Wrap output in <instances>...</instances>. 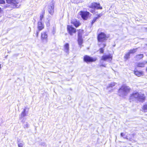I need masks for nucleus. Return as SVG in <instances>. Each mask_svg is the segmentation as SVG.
Here are the masks:
<instances>
[{
  "label": "nucleus",
  "mask_w": 147,
  "mask_h": 147,
  "mask_svg": "<svg viewBox=\"0 0 147 147\" xmlns=\"http://www.w3.org/2000/svg\"><path fill=\"white\" fill-rule=\"evenodd\" d=\"M146 97L143 93H139L138 92L133 93L130 96L129 99L132 101L136 100L139 102H143L146 100Z\"/></svg>",
  "instance_id": "nucleus-1"
},
{
  "label": "nucleus",
  "mask_w": 147,
  "mask_h": 147,
  "mask_svg": "<svg viewBox=\"0 0 147 147\" xmlns=\"http://www.w3.org/2000/svg\"><path fill=\"white\" fill-rule=\"evenodd\" d=\"M109 37L106 34L102 32L99 33L97 36L98 42L101 43L105 42Z\"/></svg>",
  "instance_id": "nucleus-2"
},
{
  "label": "nucleus",
  "mask_w": 147,
  "mask_h": 147,
  "mask_svg": "<svg viewBox=\"0 0 147 147\" xmlns=\"http://www.w3.org/2000/svg\"><path fill=\"white\" fill-rule=\"evenodd\" d=\"M129 89L128 88L127 86H122L119 88L118 91V93L119 96L124 94L127 91H129Z\"/></svg>",
  "instance_id": "nucleus-3"
},
{
  "label": "nucleus",
  "mask_w": 147,
  "mask_h": 147,
  "mask_svg": "<svg viewBox=\"0 0 147 147\" xmlns=\"http://www.w3.org/2000/svg\"><path fill=\"white\" fill-rule=\"evenodd\" d=\"M97 60V58H93L87 55H84L83 57L84 61L87 63L95 62Z\"/></svg>",
  "instance_id": "nucleus-4"
},
{
  "label": "nucleus",
  "mask_w": 147,
  "mask_h": 147,
  "mask_svg": "<svg viewBox=\"0 0 147 147\" xmlns=\"http://www.w3.org/2000/svg\"><path fill=\"white\" fill-rule=\"evenodd\" d=\"M90 14V13L88 11H80L78 13V15L80 16L83 20H87Z\"/></svg>",
  "instance_id": "nucleus-5"
},
{
  "label": "nucleus",
  "mask_w": 147,
  "mask_h": 147,
  "mask_svg": "<svg viewBox=\"0 0 147 147\" xmlns=\"http://www.w3.org/2000/svg\"><path fill=\"white\" fill-rule=\"evenodd\" d=\"M88 7L89 8L94 9H102V7L100 6V3L96 2L92 3Z\"/></svg>",
  "instance_id": "nucleus-6"
},
{
  "label": "nucleus",
  "mask_w": 147,
  "mask_h": 147,
  "mask_svg": "<svg viewBox=\"0 0 147 147\" xmlns=\"http://www.w3.org/2000/svg\"><path fill=\"white\" fill-rule=\"evenodd\" d=\"M67 29L68 33L71 36L73 34L76 33V29L71 25H67Z\"/></svg>",
  "instance_id": "nucleus-7"
},
{
  "label": "nucleus",
  "mask_w": 147,
  "mask_h": 147,
  "mask_svg": "<svg viewBox=\"0 0 147 147\" xmlns=\"http://www.w3.org/2000/svg\"><path fill=\"white\" fill-rule=\"evenodd\" d=\"M113 59V55L109 54L108 55H103L102 56L101 60L103 61H111Z\"/></svg>",
  "instance_id": "nucleus-8"
},
{
  "label": "nucleus",
  "mask_w": 147,
  "mask_h": 147,
  "mask_svg": "<svg viewBox=\"0 0 147 147\" xmlns=\"http://www.w3.org/2000/svg\"><path fill=\"white\" fill-rule=\"evenodd\" d=\"M71 23L76 27L78 28L81 25V23L79 20L76 19H72L71 21Z\"/></svg>",
  "instance_id": "nucleus-9"
},
{
  "label": "nucleus",
  "mask_w": 147,
  "mask_h": 147,
  "mask_svg": "<svg viewBox=\"0 0 147 147\" xmlns=\"http://www.w3.org/2000/svg\"><path fill=\"white\" fill-rule=\"evenodd\" d=\"M134 73L135 75L138 77L143 76L144 74V72L141 70H138L136 67L134 71Z\"/></svg>",
  "instance_id": "nucleus-10"
},
{
  "label": "nucleus",
  "mask_w": 147,
  "mask_h": 147,
  "mask_svg": "<svg viewBox=\"0 0 147 147\" xmlns=\"http://www.w3.org/2000/svg\"><path fill=\"white\" fill-rule=\"evenodd\" d=\"M6 3L8 4L12 5L15 7L17 6L19 2L18 1L16 0H5Z\"/></svg>",
  "instance_id": "nucleus-11"
},
{
  "label": "nucleus",
  "mask_w": 147,
  "mask_h": 147,
  "mask_svg": "<svg viewBox=\"0 0 147 147\" xmlns=\"http://www.w3.org/2000/svg\"><path fill=\"white\" fill-rule=\"evenodd\" d=\"M147 64V61H143L138 62L136 64V66L137 67L143 68L145 67Z\"/></svg>",
  "instance_id": "nucleus-12"
},
{
  "label": "nucleus",
  "mask_w": 147,
  "mask_h": 147,
  "mask_svg": "<svg viewBox=\"0 0 147 147\" xmlns=\"http://www.w3.org/2000/svg\"><path fill=\"white\" fill-rule=\"evenodd\" d=\"M44 28V25L41 21L38 22L37 28L38 31H40L43 30Z\"/></svg>",
  "instance_id": "nucleus-13"
},
{
  "label": "nucleus",
  "mask_w": 147,
  "mask_h": 147,
  "mask_svg": "<svg viewBox=\"0 0 147 147\" xmlns=\"http://www.w3.org/2000/svg\"><path fill=\"white\" fill-rule=\"evenodd\" d=\"M48 35L46 31L43 32L41 33V38L42 40H47Z\"/></svg>",
  "instance_id": "nucleus-14"
},
{
  "label": "nucleus",
  "mask_w": 147,
  "mask_h": 147,
  "mask_svg": "<svg viewBox=\"0 0 147 147\" xmlns=\"http://www.w3.org/2000/svg\"><path fill=\"white\" fill-rule=\"evenodd\" d=\"M144 55L143 54H139L136 55L134 58L136 61H139L143 58Z\"/></svg>",
  "instance_id": "nucleus-15"
},
{
  "label": "nucleus",
  "mask_w": 147,
  "mask_h": 147,
  "mask_svg": "<svg viewBox=\"0 0 147 147\" xmlns=\"http://www.w3.org/2000/svg\"><path fill=\"white\" fill-rule=\"evenodd\" d=\"M52 5H51L50 6V7L49 8V13L51 14H53L54 12V2L53 1H52Z\"/></svg>",
  "instance_id": "nucleus-16"
},
{
  "label": "nucleus",
  "mask_w": 147,
  "mask_h": 147,
  "mask_svg": "<svg viewBox=\"0 0 147 147\" xmlns=\"http://www.w3.org/2000/svg\"><path fill=\"white\" fill-rule=\"evenodd\" d=\"M101 15H102L101 14H99L97 15L96 17L94 18L91 22V24L93 25V24L96 21V20L101 16Z\"/></svg>",
  "instance_id": "nucleus-17"
},
{
  "label": "nucleus",
  "mask_w": 147,
  "mask_h": 147,
  "mask_svg": "<svg viewBox=\"0 0 147 147\" xmlns=\"http://www.w3.org/2000/svg\"><path fill=\"white\" fill-rule=\"evenodd\" d=\"M63 50L66 52L67 53L69 50V45L68 43H66L64 45Z\"/></svg>",
  "instance_id": "nucleus-18"
},
{
  "label": "nucleus",
  "mask_w": 147,
  "mask_h": 147,
  "mask_svg": "<svg viewBox=\"0 0 147 147\" xmlns=\"http://www.w3.org/2000/svg\"><path fill=\"white\" fill-rule=\"evenodd\" d=\"M77 41L78 45L80 46V47H81L83 42V39L82 37H78Z\"/></svg>",
  "instance_id": "nucleus-19"
},
{
  "label": "nucleus",
  "mask_w": 147,
  "mask_h": 147,
  "mask_svg": "<svg viewBox=\"0 0 147 147\" xmlns=\"http://www.w3.org/2000/svg\"><path fill=\"white\" fill-rule=\"evenodd\" d=\"M102 45H103V47H101L99 49V53L100 54L103 53L104 51V48L106 46V44L105 43H103Z\"/></svg>",
  "instance_id": "nucleus-20"
},
{
  "label": "nucleus",
  "mask_w": 147,
  "mask_h": 147,
  "mask_svg": "<svg viewBox=\"0 0 147 147\" xmlns=\"http://www.w3.org/2000/svg\"><path fill=\"white\" fill-rule=\"evenodd\" d=\"M78 32V37H82V35L84 32V30L81 29H79L77 30Z\"/></svg>",
  "instance_id": "nucleus-21"
},
{
  "label": "nucleus",
  "mask_w": 147,
  "mask_h": 147,
  "mask_svg": "<svg viewBox=\"0 0 147 147\" xmlns=\"http://www.w3.org/2000/svg\"><path fill=\"white\" fill-rule=\"evenodd\" d=\"M130 54L128 52L126 53L124 55V59L126 61L128 60L129 58H130Z\"/></svg>",
  "instance_id": "nucleus-22"
},
{
  "label": "nucleus",
  "mask_w": 147,
  "mask_h": 147,
  "mask_svg": "<svg viewBox=\"0 0 147 147\" xmlns=\"http://www.w3.org/2000/svg\"><path fill=\"white\" fill-rule=\"evenodd\" d=\"M137 49V48H134L133 49L130 50L128 52L130 55V54H134L136 52Z\"/></svg>",
  "instance_id": "nucleus-23"
},
{
  "label": "nucleus",
  "mask_w": 147,
  "mask_h": 147,
  "mask_svg": "<svg viewBox=\"0 0 147 147\" xmlns=\"http://www.w3.org/2000/svg\"><path fill=\"white\" fill-rule=\"evenodd\" d=\"M45 14V11H43L42 12L41 14H40V21L41 22L43 18H44V15Z\"/></svg>",
  "instance_id": "nucleus-24"
},
{
  "label": "nucleus",
  "mask_w": 147,
  "mask_h": 147,
  "mask_svg": "<svg viewBox=\"0 0 147 147\" xmlns=\"http://www.w3.org/2000/svg\"><path fill=\"white\" fill-rule=\"evenodd\" d=\"M26 115V109H24L21 113V117H24Z\"/></svg>",
  "instance_id": "nucleus-25"
},
{
  "label": "nucleus",
  "mask_w": 147,
  "mask_h": 147,
  "mask_svg": "<svg viewBox=\"0 0 147 147\" xmlns=\"http://www.w3.org/2000/svg\"><path fill=\"white\" fill-rule=\"evenodd\" d=\"M142 109L143 110H147V104L144 105L142 107Z\"/></svg>",
  "instance_id": "nucleus-26"
},
{
  "label": "nucleus",
  "mask_w": 147,
  "mask_h": 147,
  "mask_svg": "<svg viewBox=\"0 0 147 147\" xmlns=\"http://www.w3.org/2000/svg\"><path fill=\"white\" fill-rule=\"evenodd\" d=\"M99 66L100 67H106V65L105 64L101 63L99 65Z\"/></svg>",
  "instance_id": "nucleus-27"
},
{
  "label": "nucleus",
  "mask_w": 147,
  "mask_h": 147,
  "mask_svg": "<svg viewBox=\"0 0 147 147\" xmlns=\"http://www.w3.org/2000/svg\"><path fill=\"white\" fill-rule=\"evenodd\" d=\"M23 145V144L22 143H19L18 144V147H22Z\"/></svg>",
  "instance_id": "nucleus-28"
},
{
  "label": "nucleus",
  "mask_w": 147,
  "mask_h": 147,
  "mask_svg": "<svg viewBox=\"0 0 147 147\" xmlns=\"http://www.w3.org/2000/svg\"><path fill=\"white\" fill-rule=\"evenodd\" d=\"M5 3L4 0H0V4H4Z\"/></svg>",
  "instance_id": "nucleus-29"
},
{
  "label": "nucleus",
  "mask_w": 147,
  "mask_h": 147,
  "mask_svg": "<svg viewBox=\"0 0 147 147\" xmlns=\"http://www.w3.org/2000/svg\"><path fill=\"white\" fill-rule=\"evenodd\" d=\"M40 31H38V30L36 31V37H38V34H39V32Z\"/></svg>",
  "instance_id": "nucleus-30"
},
{
  "label": "nucleus",
  "mask_w": 147,
  "mask_h": 147,
  "mask_svg": "<svg viewBox=\"0 0 147 147\" xmlns=\"http://www.w3.org/2000/svg\"><path fill=\"white\" fill-rule=\"evenodd\" d=\"M120 135L121 136L123 137L125 135V134H124V133H121L120 134Z\"/></svg>",
  "instance_id": "nucleus-31"
},
{
  "label": "nucleus",
  "mask_w": 147,
  "mask_h": 147,
  "mask_svg": "<svg viewBox=\"0 0 147 147\" xmlns=\"http://www.w3.org/2000/svg\"><path fill=\"white\" fill-rule=\"evenodd\" d=\"M90 12L92 13H93L95 12V11L94 10H92L90 11Z\"/></svg>",
  "instance_id": "nucleus-32"
},
{
  "label": "nucleus",
  "mask_w": 147,
  "mask_h": 147,
  "mask_svg": "<svg viewBox=\"0 0 147 147\" xmlns=\"http://www.w3.org/2000/svg\"><path fill=\"white\" fill-rule=\"evenodd\" d=\"M115 86L114 84H111L109 85V87H112V86Z\"/></svg>",
  "instance_id": "nucleus-33"
},
{
  "label": "nucleus",
  "mask_w": 147,
  "mask_h": 147,
  "mask_svg": "<svg viewBox=\"0 0 147 147\" xmlns=\"http://www.w3.org/2000/svg\"><path fill=\"white\" fill-rule=\"evenodd\" d=\"M2 9L0 7V14L2 12Z\"/></svg>",
  "instance_id": "nucleus-34"
},
{
  "label": "nucleus",
  "mask_w": 147,
  "mask_h": 147,
  "mask_svg": "<svg viewBox=\"0 0 147 147\" xmlns=\"http://www.w3.org/2000/svg\"><path fill=\"white\" fill-rule=\"evenodd\" d=\"M146 71L147 72V67H146Z\"/></svg>",
  "instance_id": "nucleus-35"
},
{
  "label": "nucleus",
  "mask_w": 147,
  "mask_h": 147,
  "mask_svg": "<svg viewBox=\"0 0 147 147\" xmlns=\"http://www.w3.org/2000/svg\"><path fill=\"white\" fill-rule=\"evenodd\" d=\"M1 65L0 64V69H1Z\"/></svg>",
  "instance_id": "nucleus-36"
}]
</instances>
